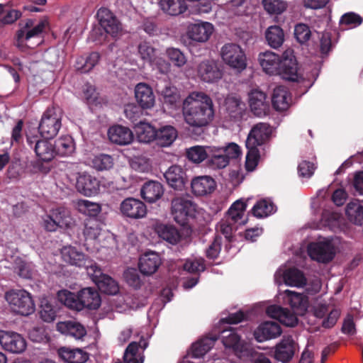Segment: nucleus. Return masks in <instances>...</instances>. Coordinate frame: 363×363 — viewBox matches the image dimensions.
Here are the masks:
<instances>
[{
  "instance_id": "f257e3e1",
  "label": "nucleus",
  "mask_w": 363,
  "mask_h": 363,
  "mask_svg": "<svg viewBox=\"0 0 363 363\" xmlns=\"http://www.w3.org/2000/svg\"><path fill=\"white\" fill-rule=\"evenodd\" d=\"M258 61L263 72L269 75H279L286 80L301 83L306 89L311 85L300 73L294 52L291 48L281 55L272 51L261 52Z\"/></svg>"
},
{
  "instance_id": "f03ea898",
  "label": "nucleus",
  "mask_w": 363,
  "mask_h": 363,
  "mask_svg": "<svg viewBox=\"0 0 363 363\" xmlns=\"http://www.w3.org/2000/svg\"><path fill=\"white\" fill-rule=\"evenodd\" d=\"M182 111L184 122L190 127L196 128L208 125L215 116L212 99L201 91H191L184 98Z\"/></svg>"
},
{
  "instance_id": "7ed1b4c3",
  "label": "nucleus",
  "mask_w": 363,
  "mask_h": 363,
  "mask_svg": "<svg viewBox=\"0 0 363 363\" xmlns=\"http://www.w3.org/2000/svg\"><path fill=\"white\" fill-rule=\"evenodd\" d=\"M283 302L289 305L294 313H291L287 308L272 305L267 308V314L269 317L278 320L282 324L294 327L298 322L297 315H303L308 307L309 301L307 296L291 290H286L280 294Z\"/></svg>"
},
{
  "instance_id": "20e7f679",
  "label": "nucleus",
  "mask_w": 363,
  "mask_h": 363,
  "mask_svg": "<svg viewBox=\"0 0 363 363\" xmlns=\"http://www.w3.org/2000/svg\"><path fill=\"white\" fill-rule=\"evenodd\" d=\"M57 298L60 302L69 308L78 311L84 308L96 310L101 303L98 291L91 287L84 288L77 294L63 289L58 291Z\"/></svg>"
},
{
  "instance_id": "39448f33",
  "label": "nucleus",
  "mask_w": 363,
  "mask_h": 363,
  "mask_svg": "<svg viewBox=\"0 0 363 363\" xmlns=\"http://www.w3.org/2000/svg\"><path fill=\"white\" fill-rule=\"evenodd\" d=\"M48 22L41 20L36 23L28 19L24 26L17 32L16 45L21 50L33 49L42 43V33L46 29Z\"/></svg>"
},
{
  "instance_id": "423d86ee",
  "label": "nucleus",
  "mask_w": 363,
  "mask_h": 363,
  "mask_svg": "<svg viewBox=\"0 0 363 363\" xmlns=\"http://www.w3.org/2000/svg\"><path fill=\"white\" fill-rule=\"evenodd\" d=\"M11 311L18 315L27 316L35 311V304L30 293L23 289H12L5 293Z\"/></svg>"
},
{
  "instance_id": "0eeeda50",
  "label": "nucleus",
  "mask_w": 363,
  "mask_h": 363,
  "mask_svg": "<svg viewBox=\"0 0 363 363\" xmlns=\"http://www.w3.org/2000/svg\"><path fill=\"white\" fill-rule=\"evenodd\" d=\"M62 118L60 108L54 106L48 108L39 124L40 135L45 139H52L56 136L62 126Z\"/></svg>"
},
{
  "instance_id": "6e6552de",
  "label": "nucleus",
  "mask_w": 363,
  "mask_h": 363,
  "mask_svg": "<svg viewBox=\"0 0 363 363\" xmlns=\"http://www.w3.org/2000/svg\"><path fill=\"white\" fill-rule=\"evenodd\" d=\"M223 62L230 68L241 72L247 67V57L245 50L236 43H226L220 50Z\"/></svg>"
},
{
  "instance_id": "1a4fd4ad",
  "label": "nucleus",
  "mask_w": 363,
  "mask_h": 363,
  "mask_svg": "<svg viewBox=\"0 0 363 363\" xmlns=\"http://www.w3.org/2000/svg\"><path fill=\"white\" fill-rule=\"evenodd\" d=\"M308 253L314 260L323 263L328 262L335 255V240L324 238L311 242L308 247Z\"/></svg>"
},
{
  "instance_id": "9d476101",
  "label": "nucleus",
  "mask_w": 363,
  "mask_h": 363,
  "mask_svg": "<svg viewBox=\"0 0 363 363\" xmlns=\"http://www.w3.org/2000/svg\"><path fill=\"white\" fill-rule=\"evenodd\" d=\"M75 223L70 211L65 207H57L51 211L44 220L47 230L55 231L57 228H71Z\"/></svg>"
},
{
  "instance_id": "9b49d317",
  "label": "nucleus",
  "mask_w": 363,
  "mask_h": 363,
  "mask_svg": "<svg viewBox=\"0 0 363 363\" xmlns=\"http://www.w3.org/2000/svg\"><path fill=\"white\" fill-rule=\"evenodd\" d=\"M222 342L226 348L231 349L240 359L252 356L253 349L251 345L240 341L238 334L231 329L223 330Z\"/></svg>"
},
{
  "instance_id": "f8f14e48",
  "label": "nucleus",
  "mask_w": 363,
  "mask_h": 363,
  "mask_svg": "<svg viewBox=\"0 0 363 363\" xmlns=\"http://www.w3.org/2000/svg\"><path fill=\"white\" fill-rule=\"evenodd\" d=\"M84 235L86 245L93 243L96 248H98L96 245L106 247L107 244L114 240L113 235L108 231L102 230L96 221H89L86 223Z\"/></svg>"
},
{
  "instance_id": "ddd939ff",
  "label": "nucleus",
  "mask_w": 363,
  "mask_h": 363,
  "mask_svg": "<svg viewBox=\"0 0 363 363\" xmlns=\"http://www.w3.org/2000/svg\"><path fill=\"white\" fill-rule=\"evenodd\" d=\"M274 281L279 285L283 282L287 286L297 288L303 287L306 284V278L301 270L286 266L281 267L276 272Z\"/></svg>"
},
{
  "instance_id": "4468645a",
  "label": "nucleus",
  "mask_w": 363,
  "mask_h": 363,
  "mask_svg": "<svg viewBox=\"0 0 363 363\" xmlns=\"http://www.w3.org/2000/svg\"><path fill=\"white\" fill-rule=\"evenodd\" d=\"M196 212V205L190 199L177 197L172 201V214L174 220L184 224L189 217H194Z\"/></svg>"
},
{
  "instance_id": "2eb2a0df",
  "label": "nucleus",
  "mask_w": 363,
  "mask_h": 363,
  "mask_svg": "<svg viewBox=\"0 0 363 363\" xmlns=\"http://www.w3.org/2000/svg\"><path fill=\"white\" fill-rule=\"evenodd\" d=\"M89 266L88 274L91 277L101 292L111 295L118 292L119 287L114 279L108 275L104 274L97 264Z\"/></svg>"
},
{
  "instance_id": "dca6fc26",
  "label": "nucleus",
  "mask_w": 363,
  "mask_h": 363,
  "mask_svg": "<svg viewBox=\"0 0 363 363\" xmlns=\"http://www.w3.org/2000/svg\"><path fill=\"white\" fill-rule=\"evenodd\" d=\"M0 345L5 350L14 354L22 353L27 347L25 337L13 331L0 330Z\"/></svg>"
},
{
  "instance_id": "f3484780",
  "label": "nucleus",
  "mask_w": 363,
  "mask_h": 363,
  "mask_svg": "<svg viewBox=\"0 0 363 363\" xmlns=\"http://www.w3.org/2000/svg\"><path fill=\"white\" fill-rule=\"evenodd\" d=\"M197 76L206 83H216L223 77V70L214 60H205L197 66Z\"/></svg>"
},
{
  "instance_id": "a211bd4d",
  "label": "nucleus",
  "mask_w": 363,
  "mask_h": 363,
  "mask_svg": "<svg viewBox=\"0 0 363 363\" xmlns=\"http://www.w3.org/2000/svg\"><path fill=\"white\" fill-rule=\"evenodd\" d=\"M119 209L123 216L135 220L145 218L147 213L146 205L140 199L133 197L124 199Z\"/></svg>"
},
{
  "instance_id": "6ab92c4d",
  "label": "nucleus",
  "mask_w": 363,
  "mask_h": 363,
  "mask_svg": "<svg viewBox=\"0 0 363 363\" xmlns=\"http://www.w3.org/2000/svg\"><path fill=\"white\" fill-rule=\"evenodd\" d=\"M75 187L77 191L84 196L91 197L97 195L100 191V182L89 173H79Z\"/></svg>"
},
{
  "instance_id": "aec40b11",
  "label": "nucleus",
  "mask_w": 363,
  "mask_h": 363,
  "mask_svg": "<svg viewBox=\"0 0 363 363\" xmlns=\"http://www.w3.org/2000/svg\"><path fill=\"white\" fill-rule=\"evenodd\" d=\"M100 26L113 38H118L122 33L121 25L113 14L106 8H101L96 14Z\"/></svg>"
},
{
  "instance_id": "412c9836",
  "label": "nucleus",
  "mask_w": 363,
  "mask_h": 363,
  "mask_svg": "<svg viewBox=\"0 0 363 363\" xmlns=\"http://www.w3.org/2000/svg\"><path fill=\"white\" fill-rule=\"evenodd\" d=\"M64 262L78 267H84L88 272L89 265L96 264L84 253L72 246H65L61 250Z\"/></svg>"
},
{
  "instance_id": "4be33fe9",
  "label": "nucleus",
  "mask_w": 363,
  "mask_h": 363,
  "mask_svg": "<svg viewBox=\"0 0 363 363\" xmlns=\"http://www.w3.org/2000/svg\"><path fill=\"white\" fill-rule=\"evenodd\" d=\"M216 186L215 179L208 175L195 177L191 181V192L197 197L211 195L216 190Z\"/></svg>"
},
{
  "instance_id": "5701e85b",
  "label": "nucleus",
  "mask_w": 363,
  "mask_h": 363,
  "mask_svg": "<svg viewBox=\"0 0 363 363\" xmlns=\"http://www.w3.org/2000/svg\"><path fill=\"white\" fill-rule=\"evenodd\" d=\"M27 142L31 145L35 143L34 150L38 160L43 162H50L55 157L54 144L47 140H38V136L27 135Z\"/></svg>"
},
{
  "instance_id": "b1692460",
  "label": "nucleus",
  "mask_w": 363,
  "mask_h": 363,
  "mask_svg": "<svg viewBox=\"0 0 363 363\" xmlns=\"http://www.w3.org/2000/svg\"><path fill=\"white\" fill-rule=\"evenodd\" d=\"M162 263L161 255L155 251H147L142 254L138 261L140 272L147 276L155 274Z\"/></svg>"
},
{
  "instance_id": "393cba45",
  "label": "nucleus",
  "mask_w": 363,
  "mask_h": 363,
  "mask_svg": "<svg viewBox=\"0 0 363 363\" xmlns=\"http://www.w3.org/2000/svg\"><path fill=\"white\" fill-rule=\"evenodd\" d=\"M214 31V27L209 22L199 21L189 24L187 28L188 37L196 42L205 43L208 40Z\"/></svg>"
},
{
  "instance_id": "a878e982",
  "label": "nucleus",
  "mask_w": 363,
  "mask_h": 363,
  "mask_svg": "<svg viewBox=\"0 0 363 363\" xmlns=\"http://www.w3.org/2000/svg\"><path fill=\"white\" fill-rule=\"evenodd\" d=\"M296 350L297 345L293 338L289 335L284 336L275 347L274 358L282 363H286L292 359Z\"/></svg>"
},
{
  "instance_id": "bb28decb",
  "label": "nucleus",
  "mask_w": 363,
  "mask_h": 363,
  "mask_svg": "<svg viewBox=\"0 0 363 363\" xmlns=\"http://www.w3.org/2000/svg\"><path fill=\"white\" fill-rule=\"evenodd\" d=\"M135 98L143 109H150L155 104V96L150 86L140 82L135 87Z\"/></svg>"
},
{
  "instance_id": "cd10ccee",
  "label": "nucleus",
  "mask_w": 363,
  "mask_h": 363,
  "mask_svg": "<svg viewBox=\"0 0 363 363\" xmlns=\"http://www.w3.org/2000/svg\"><path fill=\"white\" fill-rule=\"evenodd\" d=\"M164 108L171 115H174L180 108V94L177 89L167 86L160 91Z\"/></svg>"
},
{
  "instance_id": "c85d7f7f",
  "label": "nucleus",
  "mask_w": 363,
  "mask_h": 363,
  "mask_svg": "<svg viewBox=\"0 0 363 363\" xmlns=\"http://www.w3.org/2000/svg\"><path fill=\"white\" fill-rule=\"evenodd\" d=\"M272 133L270 126L266 123L255 125L250 132L246 140V147H254L262 145Z\"/></svg>"
},
{
  "instance_id": "c756f323",
  "label": "nucleus",
  "mask_w": 363,
  "mask_h": 363,
  "mask_svg": "<svg viewBox=\"0 0 363 363\" xmlns=\"http://www.w3.org/2000/svg\"><path fill=\"white\" fill-rule=\"evenodd\" d=\"M153 229L160 238L172 245L179 243L182 239V233L173 225L156 222Z\"/></svg>"
},
{
  "instance_id": "7c9ffc66",
  "label": "nucleus",
  "mask_w": 363,
  "mask_h": 363,
  "mask_svg": "<svg viewBox=\"0 0 363 363\" xmlns=\"http://www.w3.org/2000/svg\"><path fill=\"white\" fill-rule=\"evenodd\" d=\"M249 106L253 113L257 116H262L267 113L269 104L267 101L266 94L259 90L253 89L249 93Z\"/></svg>"
},
{
  "instance_id": "2f4dec72",
  "label": "nucleus",
  "mask_w": 363,
  "mask_h": 363,
  "mask_svg": "<svg viewBox=\"0 0 363 363\" xmlns=\"http://www.w3.org/2000/svg\"><path fill=\"white\" fill-rule=\"evenodd\" d=\"M281 334L279 325L273 321H266L260 324L254 332L255 338L262 342L274 339Z\"/></svg>"
},
{
  "instance_id": "473e14b6",
  "label": "nucleus",
  "mask_w": 363,
  "mask_h": 363,
  "mask_svg": "<svg viewBox=\"0 0 363 363\" xmlns=\"http://www.w3.org/2000/svg\"><path fill=\"white\" fill-rule=\"evenodd\" d=\"M109 140L115 144L125 145L130 144L134 138L133 131L128 127L121 125H115L108 130Z\"/></svg>"
},
{
  "instance_id": "72a5a7b5",
  "label": "nucleus",
  "mask_w": 363,
  "mask_h": 363,
  "mask_svg": "<svg viewBox=\"0 0 363 363\" xmlns=\"http://www.w3.org/2000/svg\"><path fill=\"white\" fill-rule=\"evenodd\" d=\"M225 106L229 117L233 120H240L245 114V104L237 96H228L225 99Z\"/></svg>"
},
{
  "instance_id": "f704fd0d",
  "label": "nucleus",
  "mask_w": 363,
  "mask_h": 363,
  "mask_svg": "<svg viewBox=\"0 0 363 363\" xmlns=\"http://www.w3.org/2000/svg\"><path fill=\"white\" fill-rule=\"evenodd\" d=\"M216 340V337H205L200 339L192 345L190 351L188 352L187 355L184 357L181 363H184L188 361L187 359L189 357L196 358L202 357L214 345Z\"/></svg>"
},
{
  "instance_id": "c9c22d12",
  "label": "nucleus",
  "mask_w": 363,
  "mask_h": 363,
  "mask_svg": "<svg viewBox=\"0 0 363 363\" xmlns=\"http://www.w3.org/2000/svg\"><path fill=\"white\" fill-rule=\"evenodd\" d=\"M56 328L60 333L72 336L78 340L82 339L86 334L85 328L80 323L73 320L59 322L56 325Z\"/></svg>"
},
{
  "instance_id": "e433bc0d",
  "label": "nucleus",
  "mask_w": 363,
  "mask_h": 363,
  "mask_svg": "<svg viewBox=\"0 0 363 363\" xmlns=\"http://www.w3.org/2000/svg\"><path fill=\"white\" fill-rule=\"evenodd\" d=\"M272 105L279 111H286L291 104L292 99L288 89L284 86H278L274 89Z\"/></svg>"
},
{
  "instance_id": "4c0bfd02",
  "label": "nucleus",
  "mask_w": 363,
  "mask_h": 363,
  "mask_svg": "<svg viewBox=\"0 0 363 363\" xmlns=\"http://www.w3.org/2000/svg\"><path fill=\"white\" fill-rule=\"evenodd\" d=\"M168 184L175 190H182L184 186L185 172L177 165L170 167L164 174Z\"/></svg>"
},
{
  "instance_id": "58836bf2",
  "label": "nucleus",
  "mask_w": 363,
  "mask_h": 363,
  "mask_svg": "<svg viewBox=\"0 0 363 363\" xmlns=\"http://www.w3.org/2000/svg\"><path fill=\"white\" fill-rule=\"evenodd\" d=\"M164 194V189L160 182L150 181L146 182L141 189V196L149 203H154L160 199Z\"/></svg>"
},
{
  "instance_id": "ea45409f",
  "label": "nucleus",
  "mask_w": 363,
  "mask_h": 363,
  "mask_svg": "<svg viewBox=\"0 0 363 363\" xmlns=\"http://www.w3.org/2000/svg\"><path fill=\"white\" fill-rule=\"evenodd\" d=\"M247 208L246 201L243 199H239L235 201L228 211V219L233 223L244 225L247 223L245 217V210Z\"/></svg>"
},
{
  "instance_id": "a19ab883",
  "label": "nucleus",
  "mask_w": 363,
  "mask_h": 363,
  "mask_svg": "<svg viewBox=\"0 0 363 363\" xmlns=\"http://www.w3.org/2000/svg\"><path fill=\"white\" fill-rule=\"evenodd\" d=\"M62 359L67 363H84L88 359V354L81 349L62 347L58 350Z\"/></svg>"
},
{
  "instance_id": "79ce46f5",
  "label": "nucleus",
  "mask_w": 363,
  "mask_h": 363,
  "mask_svg": "<svg viewBox=\"0 0 363 363\" xmlns=\"http://www.w3.org/2000/svg\"><path fill=\"white\" fill-rule=\"evenodd\" d=\"M40 315L45 322H52L57 314L58 307L55 304L52 298L50 297H43L40 301Z\"/></svg>"
},
{
  "instance_id": "37998d69",
  "label": "nucleus",
  "mask_w": 363,
  "mask_h": 363,
  "mask_svg": "<svg viewBox=\"0 0 363 363\" xmlns=\"http://www.w3.org/2000/svg\"><path fill=\"white\" fill-rule=\"evenodd\" d=\"M136 137L139 142L149 143L157 136L156 130L148 123L140 122L134 127Z\"/></svg>"
},
{
  "instance_id": "c03bdc74",
  "label": "nucleus",
  "mask_w": 363,
  "mask_h": 363,
  "mask_svg": "<svg viewBox=\"0 0 363 363\" xmlns=\"http://www.w3.org/2000/svg\"><path fill=\"white\" fill-rule=\"evenodd\" d=\"M155 140L160 146L170 145L177 137V130L172 125H164L156 130Z\"/></svg>"
},
{
  "instance_id": "a18cd8bd",
  "label": "nucleus",
  "mask_w": 363,
  "mask_h": 363,
  "mask_svg": "<svg viewBox=\"0 0 363 363\" xmlns=\"http://www.w3.org/2000/svg\"><path fill=\"white\" fill-rule=\"evenodd\" d=\"M77 211L88 217H96L101 211V206L96 202L79 199L75 203Z\"/></svg>"
},
{
  "instance_id": "49530a36",
  "label": "nucleus",
  "mask_w": 363,
  "mask_h": 363,
  "mask_svg": "<svg viewBox=\"0 0 363 363\" xmlns=\"http://www.w3.org/2000/svg\"><path fill=\"white\" fill-rule=\"evenodd\" d=\"M54 146L55 154L60 156H69L75 150L74 140L69 135H64L58 138Z\"/></svg>"
},
{
  "instance_id": "de8ad7c7",
  "label": "nucleus",
  "mask_w": 363,
  "mask_h": 363,
  "mask_svg": "<svg viewBox=\"0 0 363 363\" xmlns=\"http://www.w3.org/2000/svg\"><path fill=\"white\" fill-rule=\"evenodd\" d=\"M265 38L271 48H279L284 40V31L278 26H269L265 32Z\"/></svg>"
},
{
  "instance_id": "09e8293b",
  "label": "nucleus",
  "mask_w": 363,
  "mask_h": 363,
  "mask_svg": "<svg viewBox=\"0 0 363 363\" xmlns=\"http://www.w3.org/2000/svg\"><path fill=\"white\" fill-rule=\"evenodd\" d=\"M162 10L171 16H177L186 11L187 7L184 0H160Z\"/></svg>"
},
{
  "instance_id": "8fccbe9b",
  "label": "nucleus",
  "mask_w": 363,
  "mask_h": 363,
  "mask_svg": "<svg viewBox=\"0 0 363 363\" xmlns=\"http://www.w3.org/2000/svg\"><path fill=\"white\" fill-rule=\"evenodd\" d=\"M211 146H194L186 150L187 158L194 163H201L206 159L209 160Z\"/></svg>"
},
{
  "instance_id": "3c124183",
  "label": "nucleus",
  "mask_w": 363,
  "mask_h": 363,
  "mask_svg": "<svg viewBox=\"0 0 363 363\" xmlns=\"http://www.w3.org/2000/svg\"><path fill=\"white\" fill-rule=\"evenodd\" d=\"M346 215L349 220L357 225L363 222V206L358 200L351 201L346 208Z\"/></svg>"
},
{
  "instance_id": "603ef678",
  "label": "nucleus",
  "mask_w": 363,
  "mask_h": 363,
  "mask_svg": "<svg viewBox=\"0 0 363 363\" xmlns=\"http://www.w3.org/2000/svg\"><path fill=\"white\" fill-rule=\"evenodd\" d=\"M210 155L208 162L213 168H224L228 163L229 160L220 147H211L209 150Z\"/></svg>"
},
{
  "instance_id": "864d4df0",
  "label": "nucleus",
  "mask_w": 363,
  "mask_h": 363,
  "mask_svg": "<svg viewBox=\"0 0 363 363\" xmlns=\"http://www.w3.org/2000/svg\"><path fill=\"white\" fill-rule=\"evenodd\" d=\"M276 211V207L269 199H262L252 208V214L257 218H265Z\"/></svg>"
},
{
  "instance_id": "5fc2aeb1",
  "label": "nucleus",
  "mask_w": 363,
  "mask_h": 363,
  "mask_svg": "<svg viewBox=\"0 0 363 363\" xmlns=\"http://www.w3.org/2000/svg\"><path fill=\"white\" fill-rule=\"evenodd\" d=\"M89 164L98 171L108 170L113 167V158L106 154L94 156L89 162Z\"/></svg>"
},
{
  "instance_id": "6e6d98bb",
  "label": "nucleus",
  "mask_w": 363,
  "mask_h": 363,
  "mask_svg": "<svg viewBox=\"0 0 363 363\" xmlns=\"http://www.w3.org/2000/svg\"><path fill=\"white\" fill-rule=\"evenodd\" d=\"M342 216L340 213L325 211L323 212L320 223L315 228L328 227L333 230L338 228L341 224Z\"/></svg>"
},
{
  "instance_id": "4d7b16f0",
  "label": "nucleus",
  "mask_w": 363,
  "mask_h": 363,
  "mask_svg": "<svg viewBox=\"0 0 363 363\" xmlns=\"http://www.w3.org/2000/svg\"><path fill=\"white\" fill-rule=\"evenodd\" d=\"M99 54L94 52L86 57H80L77 60L75 67L82 72H88L97 64Z\"/></svg>"
},
{
  "instance_id": "13d9d810",
  "label": "nucleus",
  "mask_w": 363,
  "mask_h": 363,
  "mask_svg": "<svg viewBox=\"0 0 363 363\" xmlns=\"http://www.w3.org/2000/svg\"><path fill=\"white\" fill-rule=\"evenodd\" d=\"M262 4L264 9L269 14H280L287 6L284 0H262Z\"/></svg>"
},
{
  "instance_id": "bf43d9fd",
  "label": "nucleus",
  "mask_w": 363,
  "mask_h": 363,
  "mask_svg": "<svg viewBox=\"0 0 363 363\" xmlns=\"http://www.w3.org/2000/svg\"><path fill=\"white\" fill-rule=\"evenodd\" d=\"M362 23V18L354 12L345 13L340 21L342 29H351L357 27Z\"/></svg>"
},
{
  "instance_id": "052dcab7",
  "label": "nucleus",
  "mask_w": 363,
  "mask_h": 363,
  "mask_svg": "<svg viewBox=\"0 0 363 363\" xmlns=\"http://www.w3.org/2000/svg\"><path fill=\"white\" fill-rule=\"evenodd\" d=\"M14 270L20 277L24 279L32 278L34 273L33 264L21 259H16Z\"/></svg>"
},
{
  "instance_id": "680f3d73",
  "label": "nucleus",
  "mask_w": 363,
  "mask_h": 363,
  "mask_svg": "<svg viewBox=\"0 0 363 363\" xmlns=\"http://www.w3.org/2000/svg\"><path fill=\"white\" fill-rule=\"evenodd\" d=\"M138 53L143 60L150 64L157 56L156 50L147 42L140 43L138 46Z\"/></svg>"
},
{
  "instance_id": "e2e57ef3",
  "label": "nucleus",
  "mask_w": 363,
  "mask_h": 363,
  "mask_svg": "<svg viewBox=\"0 0 363 363\" xmlns=\"http://www.w3.org/2000/svg\"><path fill=\"white\" fill-rule=\"evenodd\" d=\"M166 55L174 65L178 67L184 66L186 62V57L184 53L177 48H167L166 50Z\"/></svg>"
},
{
  "instance_id": "0e129e2a",
  "label": "nucleus",
  "mask_w": 363,
  "mask_h": 363,
  "mask_svg": "<svg viewBox=\"0 0 363 363\" xmlns=\"http://www.w3.org/2000/svg\"><path fill=\"white\" fill-rule=\"evenodd\" d=\"M130 164L133 169L140 172H148L151 170L150 160L144 156L133 157Z\"/></svg>"
},
{
  "instance_id": "69168bd1",
  "label": "nucleus",
  "mask_w": 363,
  "mask_h": 363,
  "mask_svg": "<svg viewBox=\"0 0 363 363\" xmlns=\"http://www.w3.org/2000/svg\"><path fill=\"white\" fill-rule=\"evenodd\" d=\"M294 35L299 43L303 44L310 39L311 31L306 24L298 23L295 26Z\"/></svg>"
},
{
  "instance_id": "338daca9",
  "label": "nucleus",
  "mask_w": 363,
  "mask_h": 363,
  "mask_svg": "<svg viewBox=\"0 0 363 363\" xmlns=\"http://www.w3.org/2000/svg\"><path fill=\"white\" fill-rule=\"evenodd\" d=\"M247 148L248 152L246 155L245 167L247 171H253L258 164L259 150L254 147H247Z\"/></svg>"
},
{
  "instance_id": "774afa93",
  "label": "nucleus",
  "mask_w": 363,
  "mask_h": 363,
  "mask_svg": "<svg viewBox=\"0 0 363 363\" xmlns=\"http://www.w3.org/2000/svg\"><path fill=\"white\" fill-rule=\"evenodd\" d=\"M204 268V260L202 258L189 259L184 264V270L190 273L203 271Z\"/></svg>"
}]
</instances>
